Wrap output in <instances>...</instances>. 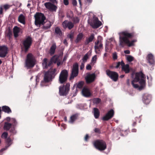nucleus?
Returning a JSON list of instances; mask_svg holds the SVG:
<instances>
[{
  "mask_svg": "<svg viewBox=\"0 0 155 155\" xmlns=\"http://www.w3.org/2000/svg\"><path fill=\"white\" fill-rule=\"evenodd\" d=\"M88 22L92 28L96 29L102 25V23L99 20H88Z\"/></svg>",
  "mask_w": 155,
  "mask_h": 155,
  "instance_id": "12",
  "label": "nucleus"
},
{
  "mask_svg": "<svg viewBox=\"0 0 155 155\" xmlns=\"http://www.w3.org/2000/svg\"><path fill=\"white\" fill-rule=\"evenodd\" d=\"M134 59V58L131 55H127V59L129 62L132 61Z\"/></svg>",
  "mask_w": 155,
  "mask_h": 155,
  "instance_id": "43",
  "label": "nucleus"
},
{
  "mask_svg": "<svg viewBox=\"0 0 155 155\" xmlns=\"http://www.w3.org/2000/svg\"><path fill=\"white\" fill-rule=\"evenodd\" d=\"M117 56L116 52L113 53V58L114 60H115L117 59Z\"/></svg>",
  "mask_w": 155,
  "mask_h": 155,
  "instance_id": "48",
  "label": "nucleus"
},
{
  "mask_svg": "<svg viewBox=\"0 0 155 155\" xmlns=\"http://www.w3.org/2000/svg\"><path fill=\"white\" fill-rule=\"evenodd\" d=\"M10 131L11 133L14 134H15L16 133V131L14 127H12Z\"/></svg>",
  "mask_w": 155,
  "mask_h": 155,
  "instance_id": "49",
  "label": "nucleus"
},
{
  "mask_svg": "<svg viewBox=\"0 0 155 155\" xmlns=\"http://www.w3.org/2000/svg\"><path fill=\"white\" fill-rule=\"evenodd\" d=\"M89 138V136L88 134H86L84 137V140L87 141Z\"/></svg>",
  "mask_w": 155,
  "mask_h": 155,
  "instance_id": "60",
  "label": "nucleus"
},
{
  "mask_svg": "<svg viewBox=\"0 0 155 155\" xmlns=\"http://www.w3.org/2000/svg\"><path fill=\"white\" fill-rule=\"evenodd\" d=\"M151 96L148 94H144L143 97V102L146 104H148L150 102L151 100Z\"/></svg>",
  "mask_w": 155,
  "mask_h": 155,
  "instance_id": "18",
  "label": "nucleus"
},
{
  "mask_svg": "<svg viewBox=\"0 0 155 155\" xmlns=\"http://www.w3.org/2000/svg\"><path fill=\"white\" fill-rule=\"evenodd\" d=\"M94 38V35L93 34H91L88 38L86 39L84 42L85 45H88L90 42H92Z\"/></svg>",
  "mask_w": 155,
  "mask_h": 155,
  "instance_id": "28",
  "label": "nucleus"
},
{
  "mask_svg": "<svg viewBox=\"0 0 155 155\" xmlns=\"http://www.w3.org/2000/svg\"><path fill=\"white\" fill-rule=\"evenodd\" d=\"M6 140V142L8 143V145H9L11 144L10 143L11 142V140L10 137L7 138Z\"/></svg>",
  "mask_w": 155,
  "mask_h": 155,
  "instance_id": "50",
  "label": "nucleus"
},
{
  "mask_svg": "<svg viewBox=\"0 0 155 155\" xmlns=\"http://www.w3.org/2000/svg\"><path fill=\"white\" fill-rule=\"evenodd\" d=\"M122 69L124 71L125 73L127 74L130 72V69L128 64H125L124 62H122Z\"/></svg>",
  "mask_w": 155,
  "mask_h": 155,
  "instance_id": "25",
  "label": "nucleus"
},
{
  "mask_svg": "<svg viewBox=\"0 0 155 155\" xmlns=\"http://www.w3.org/2000/svg\"><path fill=\"white\" fill-rule=\"evenodd\" d=\"M95 148L100 151L105 150L107 148V145L105 141L102 140H97L94 142Z\"/></svg>",
  "mask_w": 155,
  "mask_h": 155,
  "instance_id": "5",
  "label": "nucleus"
},
{
  "mask_svg": "<svg viewBox=\"0 0 155 155\" xmlns=\"http://www.w3.org/2000/svg\"><path fill=\"white\" fill-rule=\"evenodd\" d=\"M18 21L20 23H22L24 25L25 24V20H18Z\"/></svg>",
  "mask_w": 155,
  "mask_h": 155,
  "instance_id": "57",
  "label": "nucleus"
},
{
  "mask_svg": "<svg viewBox=\"0 0 155 155\" xmlns=\"http://www.w3.org/2000/svg\"><path fill=\"white\" fill-rule=\"evenodd\" d=\"M12 126V124L7 122H5L3 127L4 129L6 130H10Z\"/></svg>",
  "mask_w": 155,
  "mask_h": 155,
  "instance_id": "34",
  "label": "nucleus"
},
{
  "mask_svg": "<svg viewBox=\"0 0 155 155\" xmlns=\"http://www.w3.org/2000/svg\"><path fill=\"white\" fill-rule=\"evenodd\" d=\"M2 111L8 114L12 113V110L9 107L6 106L2 107Z\"/></svg>",
  "mask_w": 155,
  "mask_h": 155,
  "instance_id": "33",
  "label": "nucleus"
},
{
  "mask_svg": "<svg viewBox=\"0 0 155 155\" xmlns=\"http://www.w3.org/2000/svg\"><path fill=\"white\" fill-rule=\"evenodd\" d=\"M135 120H134L133 121V124H132V125L133 126H135L136 124V121H137V120H136V119H138V118L137 117H136L135 118Z\"/></svg>",
  "mask_w": 155,
  "mask_h": 155,
  "instance_id": "56",
  "label": "nucleus"
},
{
  "mask_svg": "<svg viewBox=\"0 0 155 155\" xmlns=\"http://www.w3.org/2000/svg\"><path fill=\"white\" fill-rule=\"evenodd\" d=\"M62 25L64 28H68L70 30L74 26L73 23L70 22H68L67 20H66L63 22Z\"/></svg>",
  "mask_w": 155,
  "mask_h": 155,
  "instance_id": "19",
  "label": "nucleus"
},
{
  "mask_svg": "<svg viewBox=\"0 0 155 155\" xmlns=\"http://www.w3.org/2000/svg\"><path fill=\"white\" fill-rule=\"evenodd\" d=\"M8 136V133L7 132H5L3 133L1 136V137L3 139H6Z\"/></svg>",
  "mask_w": 155,
  "mask_h": 155,
  "instance_id": "42",
  "label": "nucleus"
},
{
  "mask_svg": "<svg viewBox=\"0 0 155 155\" xmlns=\"http://www.w3.org/2000/svg\"><path fill=\"white\" fill-rule=\"evenodd\" d=\"M63 3L65 5H68L69 4V1L68 0H63Z\"/></svg>",
  "mask_w": 155,
  "mask_h": 155,
  "instance_id": "53",
  "label": "nucleus"
},
{
  "mask_svg": "<svg viewBox=\"0 0 155 155\" xmlns=\"http://www.w3.org/2000/svg\"><path fill=\"white\" fill-rule=\"evenodd\" d=\"M35 24L37 26L43 25V28L47 29L50 28L53 23L47 20H35Z\"/></svg>",
  "mask_w": 155,
  "mask_h": 155,
  "instance_id": "7",
  "label": "nucleus"
},
{
  "mask_svg": "<svg viewBox=\"0 0 155 155\" xmlns=\"http://www.w3.org/2000/svg\"><path fill=\"white\" fill-rule=\"evenodd\" d=\"M26 18V14L25 13H22L20 14L19 16L18 19H25Z\"/></svg>",
  "mask_w": 155,
  "mask_h": 155,
  "instance_id": "37",
  "label": "nucleus"
},
{
  "mask_svg": "<svg viewBox=\"0 0 155 155\" xmlns=\"http://www.w3.org/2000/svg\"><path fill=\"white\" fill-rule=\"evenodd\" d=\"M94 114L95 118L96 119H97L99 118L100 116V112L98 108H94Z\"/></svg>",
  "mask_w": 155,
  "mask_h": 155,
  "instance_id": "32",
  "label": "nucleus"
},
{
  "mask_svg": "<svg viewBox=\"0 0 155 155\" xmlns=\"http://www.w3.org/2000/svg\"><path fill=\"white\" fill-rule=\"evenodd\" d=\"M107 75L114 81H117L118 78V73L114 71H112L109 69L107 70L106 71Z\"/></svg>",
  "mask_w": 155,
  "mask_h": 155,
  "instance_id": "9",
  "label": "nucleus"
},
{
  "mask_svg": "<svg viewBox=\"0 0 155 155\" xmlns=\"http://www.w3.org/2000/svg\"><path fill=\"white\" fill-rule=\"evenodd\" d=\"M93 101L94 103L98 104L101 102V100L98 98H95L94 99Z\"/></svg>",
  "mask_w": 155,
  "mask_h": 155,
  "instance_id": "41",
  "label": "nucleus"
},
{
  "mask_svg": "<svg viewBox=\"0 0 155 155\" xmlns=\"http://www.w3.org/2000/svg\"><path fill=\"white\" fill-rule=\"evenodd\" d=\"M8 53V48L5 46L0 47V57H5Z\"/></svg>",
  "mask_w": 155,
  "mask_h": 155,
  "instance_id": "17",
  "label": "nucleus"
},
{
  "mask_svg": "<svg viewBox=\"0 0 155 155\" xmlns=\"http://www.w3.org/2000/svg\"><path fill=\"white\" fill-rule=\"evenodd\" d=\"M78 67V64L76 62L73 64L69 78L70 80H72L78 76L79 73Z\"/></svg>",
  "mask_w": 155,
  "mask_h": 155,
  "instance_id": "8",
  "label": "nucleus"
},
{
  "mask_svg": "<svg viewBox=\"0 0 155 155\" xmlns=\"http://www.w3.org/2000/svg\"><path fill=\"white\" fill-rule=\"evenodd\" d=\"M102 15L101 13H99L98 15V17H96L95 15L92 13H89L88 15V19H98L99 18L102 19Z\"/></svg>",
  "mask_w": 155,
  "mask_h": 155,
  "instance_id": "22",
  "label": "nucleus"
},
{
  "mask_svg": "<svg viewBox=\"0 0 155 155\" xmlns=\"http://www.w3.org/2000/svg\"><path fill=\"white\" fill-rule=\"evenodd\" d=\"M114 112L113 110L111 109L109 110L106 114L102 118V120L104 121H107L111 119L114 116Z\"/></svg>",
  "mask_w": 155,
  "mask_h": 155,
  "instance_id": "15",
  "label": "nucleus"
},
{
  "mask_svg": "<svg viewBox=\"0 0 155 155\" xmlns=\"http://www.w3.org/2000/svg\"><path fill=\"white\" fill-rule=\"evenodd\" d=\"M71 15H69L68 13L67 14V16L69 18H71V17L72 16V12H70Z\"/></svg>",
  "mask_w": 155,
  "mask_h": 155,
  "instance_id": "58",
  "label": "nucleus"
},
{
  "mask_svg": "<svg viewBox=\"0 0 155 155\" xmlns=\"http://www.w3.org/2000/svg\"><path fill=\"white\" fill-rule=\"evenodd\" d=\"M124 53L126 54H130V51L128 50H125L124 51Z\"/></svg>",
  "mask_w": 155,
  "mask_h": 155,
  "instance_id": "59",
  "label": "nucleus"
},
{
  "mask_svg": "<svg viewBox=\"0 0 155 155\" xmlns=\"http://www.w3.org/2000/svg\"><path fill=\"white\" fill-rule=\"evenodd\" d=\"M94 48L96 54H99L101 52V49L103 48V45L102 42L97 40L94 43Z\"/></svg>",
  "mask_w": 155,
  "mask_h": 155,
  "instance_id": "13",
  "label": "nucleus"
},
{
  "mask_svg": "<svg viewBox=\"0 0 155 155\" xmlns=\"http://www.w3.org/2000/svg\"><path fill=\"white\" fill-rule=\"evenodd\" d=\"M127 84L128 85H130V80L129 79H128L127 80Z\"/></svg>",
  "mask_w": 155,
  "mask_h": 155,
  "instance_id": "64",
  "label": "nucleus"
},
{
  "mask_svg": "<svg viewBox=\"0 0 155 155\" xmlns=\"http://www.w3.org/2000/svg\"><path fill=\"white\" fill-rule=\"evenodd\" d=\"M83 95L86 97H89L91 95L89 89L86 87H84L82 91Z\"/></svg>",
  "mask_w": 155,
  "mask_h": 155,
  "instance_id": "21",
  "label": "nucleus"
},
{
  "mask_svg": "<svg viewBox=\"0 0 155 155\" xmlns=\"http://www.w3.org/2000/svg\"><path fill=\"white\" fill-rule=\"evenodd\" d=\"M11 6V5L8 4H5L3 5H1L0 6V15H3V8L5 9V11H6L7 10L9 9Z\"/></svg>",
  "mask_w": 155,
  "mask_h": 155,
  "instance_id": "26",
  "label": "nucleus"
},
{
  "mask_svg": "<svg viewBox=\"0 0 155 155\" xmlns=\"http://www.w3.org/2000/svg\"><path fill=\"white\" fill-rule=\"evenodd\" d=\"M95 78V74L94 73L88 74L85 78L86 83L89 84L93 82L94 81Z\"/></svg>",
  "mask_w": 155,
  "mask_h": 155,
  "instance_id": "14",
  "label": "nucleus"
},
{
  "mask_svg": "<svg viewBox=\"0 0 155 155\" xmlns=\"http://www.w3.org/2000/svg\"><path fill=\"white\" fill-rule=\"evenodd\" d=\"M44 5L46 8L52 11H56L58 8L56 5L50 2L45 3Z\"/></svg>",
  "mask_w": 155,
  "mask_h": 155,
  "instance_id": "16",
  "label": "nucleus"
},
{
  "mask_svg": "<svg viewBox=\"0 0 155 155\" xmlns=\"http://www.w3.org/2000/svg\"><path fill=\"white\" fill-rule=\"evenodd\" d=\"M55 33L60 36H61L62 34L61 30L58 27H56L55 28Z\"/></svg>",
  "mask_w": 155,
  "mask_h": 155,
  "instance_id": "36",
  "label": "nucleus"
},
{
  "mask_svg": "<svg viewBox=\"0 0 155 155\" xmlns=\"http://www.w3.org/2000/svg\"><path fill=\"white\" fill-rule=\"evenodd\" d=\"M19 32L20 28L17 26H15L13 29V32L15 37L17 38L18 36V34Z\"/></svg>",
  "mask_w": 155,
  "mask_h": 155,
  "instance_id": "30",
  "label": "nucleus"
},
{
  "mask_svg": "<svg viewBox=\"0 0 155 155\" xmlns=\"http://www.w3.org/2000/svg\"><path fill=\"white\" fill-rule=\"evenodd\" d=\"M147 59L148 62L151 65L154 64L155 61L153 55L151 53L148 54L147 56Z\"/></svg>",
  "mask_w": 155,
  "mask_h": 155,
  "instance_id": "20",
  "label": "nucleus"
},
{
  "mask_svg": "<svg viewBox=\"0 0 155 155\" xmlns=\"http://www.w3.org/2000/svg\"><path fill=\"white\" fill-rule=\"evenodd\" d=\"M56 62L57 63V65L58 66L61 64V61H60V60H59L58 61Z\"/></svg>",
  "mask_w": 155,
  "mask_h": 155,
  "instance_id": "62",
  "label": "nucleus"
},
{
  "mask_svg": "<svg viewBox=\"0 0 155 155\" xmlns=\"http://www.w3.org/2000/svg\"><path fill=\"white\" fill-rule=\"evenodd\" d=\"M59 60V56L57 55L53 56L50 61H48L47 58H45L42 63L43 68L44 69H47L48 67H50L53 63H56Z\"/></svg>",
  "mask_w": 155,
  "mask_h": 155,
  "instance_id": "3",
  "label": "nucleus"
},
{
  "mask_svg": "<svg viewBox=\"0 0 155 155\" xmlns=\"http://www.w3.org/2000/svg\"><path fill=\"white\" fill-rule=\"evenodd\" d=\"M97 59V56L96 55H94V56L93 57L91 61V62L93 63V62L95 63L96 61V60Z\"/></svg>",
  "mask_w": 155,
  "mask_h": 155,
  "instance_id": "46",
  "label": "nucleus"
},
{
  "mask_svg": "<svg viewBox=\"0 0 155 155\" xmlns=\"http://www.w3.org/2000/svg\"><path fill=\"white\" fill-rule=\"evenodd\" d=\"M84 63L82 62L80 67V69L81 70H83L84 68Z\"/></svg>",
  "mask_w": 155,
  "mask_h": 155,
  "instance_id": "54",
  "label": "nucleus"
},
{
  "mask_svg": "<svg viewBox=\"0 0 155 155\" xmlns=\"http://www.w3.org/2000/svg\"><path fill=\"white\" fill-rule=\"evenodd\" d=\"M68 75V73L66 70H64L61 72L59 77V81L62 84L66 81Z\"/></svg>",
  "mask_w": 155,
  "mask_h": 155,
  "instance_id": "10",
  "label": "nucleus"
},
{
  "mask_svg": "<svg viewBox=\"0 0 155 155\" xmlns=\"http://www.w3.org/2000/svg\"><path fill=\"white\" fill-rule=\"evenodd\" d=\"M68 36L69 38L71 39H73L74 38V35L72 33L69 34Z\"/></svg>",
  "mask_w": 155,
  "mask_h": 155,
  "instance_id": "55",
  "label": "nucleus"
},
{
  "mask_svg": "<svg viewBox=\"0 0 155 155\" xmlns=\"http://www.w3.org/2000/svg\"><path fill=\"white\" fill-rule=\"evenodd\" d=\"M89 56V53L87 52L86 54H85V55L84 56V57L82 58V62L84 63L86 62L87 61V60L88 59Z\"/></svg>",
  "mask_w": 155,
  "mask_h": 155,
  "instance_id": "38",
  "label": "nucleus"
},
{
  "mask_svg": "<svg viewBox=\"0 0 155 155\" xmlns=\"http://www.w3.org/2000/svg\"><path fill=\"white\" fill-rule=\"evenodd\" d=\"M70 85L69 83H67L65 86H61L59 87V94L61 96H66L69 90Z\"/></svg>",
  "mask_w": 155,
  "mask_h": 155,
  "instance_id": "11",
  "label": "nucleus"
},
{
  "mask_svg": "<svg viewBox=\"0 0 155 155\" xmlns=\"http://www.w3.org/2000/svg\"><path fill=\"white\" fill-rule=\"evenodd\" d=\"M78 117V115L74 114L71 116L70 118L69 122L71 123H73Z\"/></svg>",
  "mask_w": 155,
  "mask_h": 155,
  "instance_id": "35",
  "label": "nucleus"
},
{
  "mask_svg": "<svg viewBox=\"0 0 155 155\" xmlns=\"http://www.w3.org/2000/svg\"><path fill=\"white\" fill-rule=\"evenodd\" d=\"M72 4L74 6H77V2L76 0H73L72 1Z\"/></svg>",
  "mask_w": 155,
  "mask_h": 155,
  "instance_id": "51",
  "label": "nucleus"
},
{
  "mask_svg": "<svg viewBox=\"0 0 155 155\" xmlns=\"http://www.w3.org/2000/svg\"><path fill=\"white\" fill-rule=\"evenodd\" d=\"M140 85V86L139 87V89L141 90L144 88L145 86V80L143 78L140 79V80L138 81Z\"/></svg>",
  "mask_w": 155,
  "mask_h": 155,
  "instance_id": "29",
  "label": "nucleus"
},
{
  "mask_svg": "<svg viewBox=\"0 0 155 155\" xmlns=\"http://www.w3.org/2000/svg\"><path fill=\"white\" fill-rule=\"evenodd\" d=\"M56 47L55 43L51 45L49 51V53L51 55H52L54 54Z\"/></svg>",
  "mask_w": 155,
  "mask_h": 155,
  "instance_id": "27",
  "label": "nucleus"
},
{
  "mask_svg": "<svg viewBox=\"0 0 155 155\" xmlns=\"http://www.w3.org/2000/svg\"><path fill=\"white\" fill-rule=\"evenodd\" d=\"M35 19H46L44 15L41 12H36L34 15Z\"/></svg>",
  "mask_w": 155,
  "mask_h": 155,
  "instance_id": "24",
  "label": "nucleus"
},
{
  "mask_svg": "<svg viewBox=\"0 0 155 155\" xmlns=\"http://www.w3.org/2000/svg\"><path fill=\"white\" fill-rule=\"evenodd\" d=\"M63 43L65 45H67V44L68 43H67V41L66 39H65L64 40Z\"/></svg>",
  "mask_w": 155,
  "mask_h": 155,
  "instance_id": "63",
  "label": "nucleus"
},
{
  "mask_svg": "<svg viewBox=\"0 0 155 155\" xmlns=\"http://www.w3.org/2000/svg\"><path fill=\"white\" fill-rule=\"evenodd\" d=\"M49 1L54 4L57 3V2L56 0H49Z\"/></svg>",
  "mask_w": 155,
  "mask_h": 155,
  "instance_id": "61",
  "label": "nucleus"
},
{
  "mask_svg": "<svg viewBox=\"0 0 155 155\" xmlns=\"http://www.w3.org/2000/svg\"><path fill=\"white\" fill-rule=\"evenodd\" d=\"M140 77L141 78H143L145 79L146 77L144 74L142 72H140L139 73H137L135 74V77L134 78V80L136 81V82H138L140 80Z\"/></svg>",
  "mask_w": 155,
  "mask_h": 155,
  "instance_id": "23",
  "label": "nucleus"
},
{
  "mask_svg": "<svg viewBox=\"0 0 155 155\" xmlns=\"http://www.w3.org/2000/svg\"><path fill=\"white\" fill-rule=\"evenodd\" d=\"M11 121L12 123V125L13 126H16V125L17 124V121H16L15 119L14 118H12L11 119Z\"/></svg>",
  "mask_w": 155,
  "mask_h": 155,
  "instance_id": "40",
  "label": "nucleus"
},
{
  "mask_svg": "<svg viewBox=\"0 0 155 155\" xmlns=\"http://www.w3.org/2000/svg\"><path fill=\"white\" fill-rule=\"evenodd\" d=\"M56 69L55 68H51L45 73L44 79L41 83H47L51 81L56 75L55 72Z\"/></svg>",
  "mask_w": 155,
  "mask_h": 155,
  "instance_id": "2",
  "label": "nucleus"
},
{
  "mask_svg": "<svg viewBox=\"0 0 155 155\" xmlns=\"http://www.w3.org/2000/svg\"><path fill=\"white\" fill-rule=\"evenodd\" d=\"M94 132L98 134H100L101 133V130L98 128H95L94 130Z\"/></svg>",
  "mask_w": 155,
  "mask_h": 155,
  "instance_id": "45",
  "label": "nucleus"
},
{
  "mask_svg": "<svg viewBox=\"0 0 155 155\" xmlns=\"http://www.w3.org/2000/svg\"><path fill=\"white\" fill-rule=\"evenodd\" d=\"M134 81H136L134 80H134L132 81L131 84H132V85H133V87L134 88H137L139 87V86L137 84H134Z\"/></svg>",
  "mask_w": 155,
  "mask_h": 155,
  "instance_id": "44",
  "label": "nucleus"
},
{
  "mask_svg": "<svg viewBox=\"0 0 155 155\" xmlns=\"http://www.w3.org/2000/svg\"><path fill=\"white\" fill-rule=\"evenodd\" d=\"M86 69L87 70H91L92 69V67L90 64H88L86 66Z\"/></svg>",
  "mask_w": 155,
  "mask_h": 155,
  "instance_id": "52",
  "label": "nucleus"
},
{
  "mask_svg": "<svg viewBox=\"0 0 155 155\" xmlns=\"http://www.w3.org/2000/svg\"><path fill=\"white\" fill-rule=\"evenodd\" d=\"M84 84V82L83 81H79L77 85V88H81Z\"/></svg>",
  "mask_w": 155,
  "mask_h": 155,
  "instance_id": "39",
  "label": "nucleus"
},
{
  "mask_svg": "<svg viewBox=\"0 0 155 155\" xmlns=\"http://www.w3.org/2000/svg\"><path fill=\"white\" fill-rule=\"evenodd\" d=\"M120 45L122 47L127 45L128 47L134 46V43L137 41V40H133L131 41L130 39L134 37L133 32L129 33L128 31H122L119 33Z\"/></svg>",
  "mask_w": 155,
  "mask_h": 155,
  "instance_id": "1",
  "label": "nucleus"
},
{
  "mask_svg": "<svg viewBox=\"0 0 155 155\" xmlns=\"http://www.w3.org/2000/svg\"><path fill=\"white\" fill-rule=\"evenodd\" d=\"M124 62V61H122L121 62H118L117 63V64L116 66L115 67V68H118L119 67L120 65H121L122 66V62Z\"/></svg>",
  "mask_w": 155,
  "mask_h": 155,
  "instance_id": "47",
  "label": "nucleus"
},
{
  "mask_svg": "<svg viewBox=\"0 0 155 155\" xmlns=\"http://www.w3.org/2000/svg\"><path fill=\"white\" fill-rule=\"evenodd\" d=\"M32 38L30 36H27L22 41V48L25 52H26L28 51L32 45Z\"/></svg>",
  "mask_w": 155,
  "mask_h": 155,
  "instance_id": "4",
  "label": "nucleus"
},
{
  "mask_svg": "<svg viewBox=\"0 0 155 155\" xmlns=\"http://www.w3.org/2000/svg\"><path fill=\"white\" fill-rule=\"evenodd\" d=\"M84 37V35L81 33L78 35L77 38L75 40V42L76 44L78 43Z\"/></svg>",
  "mask_w": 155,
  "mask_h": 155,
  "instance_id": "31",
  "label": "nucleus"
},
{
  "mask_svg": "<svg viewBox=\"0 0 155 155\" xmlns=\"http://www.w3.org/2000/svg\"><path fill=\"white\" fill-rule=\"evenodd\" d=\"M35 60L34 56L31 53H28L25 60L26 66L27 67L32 68L35 64Z\"/></svg>",
  "mask_w": 155,
  "mask_h": 155,
  "instance_id": "6",
  "label": "nucleus"
}]
</instances>
